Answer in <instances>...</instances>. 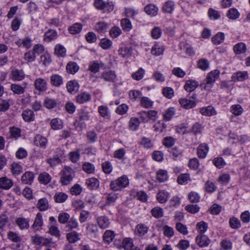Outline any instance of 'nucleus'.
Listing matches in <instances>:
<instances>
[{
	"mask_svg": "<svg viewBox=\"0 0 250 250\" xmlns=\"http://www.w3.org/2000/svg\"><path fill=\"white\" fill-rule=\"evenodd\" d=\"M98 112L100 115L104 118H107L109 116V110L107 106L100 105L98 107Z\"/></svg>",
	"mask_w": 250,
	"mask_h": 250,
	"instance_id": "nucleus-61",
	"label": "nucleus"
},
{
	"mask_svg": "<svg viewBox=\"0 0 250 250\" xmlns=\"http://www.w3.org/2000/svg\"><path fill=\"white\" fill-rule=\"evenodd\" d=\"M229 224L231 229H239L241 226L240 220L235 217H231L229 219Z\"/></svg>",
	"mask_w": 250,
	"mask_h": 250,
	"instance_id": "nucleus-52",
	"label": "nucleus"
},
{
	"mask_svg": "<svg viewBox=\"0 0 250 250\" xmlns=\"http://www.w3.org/2000/svg\"><path fill=\"white\" fill-rule=\"evenodd\" d=\"M248 78V74L246 71H239L234 73L232 77V80L233 81L242 82Z\"/></svg>",
	"mask_w": 250,
	"mask_h": 250,
	"instance_id": "nucleus-22",
	"label": "nucleus"
},
{
	"mask_svg": "<svg viewBox=\"0 0 250 250\" xmlns=\"http://www.w3.org/2000/svg\"><path fill=\"white\" fill-rule=\"evenodd\" d=\"M148 227L145 224L140 223L137 224L134 229V234L140 237L144 236L148 232Z\"/></svg>",
	"mask_w": 250,
	"mask_h": 250,
	"instance_id": "nucleus-8",
	"label": "nucleus"
},
{
	"mask_svg": "<svg viewBox=\"0 0 250 250\" xmlns=\"http://www.w3.org/2000/svg\"><path fill=\"white\" fill-rule=\"evenodd\" d=\"M85 184L89 189H93L98 187L99 182L97 179L93 177L86 179Z\"/></svg>",
	"mask_w": 250,
	"mask_h": 250,
	"instance_id": "nucleus-38",
	"label": "nucleus"
},
{
	"mask_svg": "<svg viewBox=\"0 0 250 250\" xmlns=\"http://www.w3.org/2000/svg\"><path fill=\"white\" fill-rule=\"evenodd\" d=\"M195 242L200 248L208 247L210 243L209 238L204 234H199L197 235Z\"/></svg>",
	"mask_w": 250,
	"mask_h": 250,
	"instance_id": "nucleus-6",
	"label": "nucleus"
},
{
	"mask_svg": "<svg viewBox=\"0 0 250 250\" xmlns=\"http://www.w3.org/2000/svg\"><path fill=\"white\" fill-rule=\"evenodd\" d=\"M67 91L70 93H76L79 89V85L76 81H71L67 83L66 84Z\"/></svg>",
	"mask_w": 250,
	"mask_h": 250,
	"instance_id": "nucleus-28",
	"label": "nucleus"
},
{
	"mask_svg": "<svg viewBox=\"0 0 250 250\" xmlns=\"http://www.w3.org/2000/svg\"><path fill=\"white\" fill-rule=\"evenodd\" d=\"M189 247V242L185 239L180 240L177 244L176 245L180 250H186Z\"/></svg>",
	"mask_w": 250,
	"mask_h": 250,
	"instance_id": "nucleus-64",
	"label": "nucleus"
},
{
	"mask_svg": "<svg viewBox=\"0 0 250 250\" xmlns=\"http://www.w3.org/2000/svg\"><path fill=\"white\" fill-rule=\"evenodd\" d=\"M129 185V180L126 175H123L111 181L110 188L114 191H121Z\"/></svg>",
	"mask_w": 250,
	"mask_h": 250,
	"instance_id": "nucleus-1",
	"label": "nucleus"
},
{
	"mask_svg": "<svg viewBox=\"0 0 250 250\" xmlns=\"http://www.w3.org/2000/svg\"><path fill=\"white\" fill-rule=\"evenodd\" d=\"M38 180L41 183L46 185L51 181V177L48 173L43 172L39 175Z\"/></svg>",
	"mask_w": 250,
	"mask_h": 250,
	"instance_id": "nucleus-40",
	"label": "nucleus"
},
{
	"mask_svg": "<svg viewBox=\"0 0 250 250\" xmlns=\"http://www.w3.org/2000/svg\"><path fill=\"white\" fill-rule=\"evenodd\" d=\"M243 108L240 104H234L231 106V112L235 116H239L243 112Z\"/></svg>",
	"mask_w": 250,
	"mask_h": 250,
	"instance_id": "nucleus-59",
	"label": "nucleus"
},
{
	"mask_svg": "<svg viewBox=\"0 0 250 250\" xmlns=\"http://www.w3.org/2000/svg\"><path fill=\"white\" fill-rule=\"evenodd\" d=\"M131 48L129 47L124 46L120 47L118 50L119 54L123 58L128 57L131 55Z\"/></svg>",
	"mask_w": 250,
	"mask_h": 250,
	"instance_id": "nucleus-44",
	"label": "nucleus"
},
{
	"mask_svg": "<svg viewBox=\"0 0 250 250\" xmlns=\"http://www.w3.org/2000/svg\"><path fill=\"white\" fill-rule=\"evenodd\" d=\"M156 179L160 182H164L168 179V172L166 170L159 169L156 173Z\"/></svg>",
	"mask_w": 250,
	"mask_h": 250,
	"instance_id": "nucleus-31",
	"label": "nucleus"
},
{
	"mask_svg": "<svg viewBox=\"0 0 250 250\" xmlns=\"http://www.w3.org/2000/svg\"><path fill=\"white\" fill-rule=\"evenodd\" d=\"M174 2L172 0H168L164 4L162 10L165 13L171 14L174 10Z\"/></svg>",
	"mask_w": 250,
	"mask_h": 250,
	"instance_id": "nucleus-23",
	"label": "nucleus"
},
{
	"mask_svg": "<svg viewBox=\"0 0 250 250\" xmlns=\"http://www.w3.org/2000/svg\"><path fill=\"white\" fill-rule=\"evenodd\" d=\"M189 181L190 178L188 173L181 174L177 178V182L181 185L187 184Z\"/></svg>",
	"mask_w": 250,
	"mask_h": 250,
	"instance_id": "nucleus-51",
	"label": "nucleus"
},
{
	"mask_svg": "<svg viewBox=\"0 0 250 250\" xmlns=\"http://www.w3.org/2000/svg\"><path fill=\"white\" fill-rule=\"evenodd\" d=\"M50 125L54 130L60 129L62 127V122L58 118H54L51 121Z\"/></svg>",
	"mask_w": 250,
	"mask_h": 250,
	"instance_id": "nucleus-49",
	"label": "nucleus"
},
{
	"mask_svg": "<svg viewBox=\"0 0 250 250\" xmlns=\"http://www.w3.org/2000/svg\"><path fill=\"white\" fill-rule=\"evenodd\" d=\"M208 228V224L204 221L198 222L196 226V230L199 234H204Z\"/></svg>",
	"mask_w": 250,
	"mask_h": 250,
	"instance_id": "nucleus-47",
	"label": "nucleus"
},
{
	"mask_svg": "<svg viewBox=\"0 0 250 250\" xmlns=\"http://www.w3.org/2000/svg\"><path fill=\"white\" fill-rule=\"evenodd\" d=\"M197 66L199 69L205 71L209 67V62L206 59H201L197 62Z\"/></svg>",
	"mask_w": 250,
	"mask_h": 250,
	"instance_id": "nucleus-57",
	"label": "nucleus"
},
{
	"mask_svg": "<svg viewBox=\"0 0 250 250\" xmlns=\"http://www.w3.org/2000/svg\"><path fill=\"white\" fill-rule=\"evenodd\" d=\"M79 66L74 62H69L66 66V70L67 73L71 74H75L79 70Z\"/></svg>",
	"mask_w": 250,
	"mask_h": 250,
	"instance_id": "nucleus-20",
	"label": "nucleus"
},
{
	"mask_svg": "<svg viewBox=\"0 0 250 250\" xmlns=\"http://www.w3.org/2000/svg\"><path fill=\"white\" fill-rule=\"evenodd\" d=\"M32 41L29 37H26L23 39L19 40L16 42V44L19 47H23L28 49L31 46Z\"/></svg>",
	"mask_w": 250,
	"mask_h": 250,
	"instance_id": "nucleus-29",
	"label": "nucleus"
},
{
	"mask_svg": "<svg viewBox=\"0 0 250 250\" xmlns=\"http://www.w3.org/2000/svg\"><path fill=\"white\" fill-rule=\"evenodd\" d=\"M97 221L99 227L102 229H106L109 226V220L107 217L105 216H102L98 217Z\"/></svg>",
	"mask_w": 250,
	"mask_h": 250,
	"instance_id": "nucleus-24",
	"label": "nucleus"
},
{
	"mask_svg": "<svg viewBox=\"0 0 250 250\" xmlns=\"http://www.w3.org/2000/svg\"><path fill=\"white\" fill-rule=\"evenodd\" d=\"M164 235L170 238L174 235V230L173 228L168 226H165L163 228Z\"/></svg>",
	"mask_w": 250,
	"mask_h": 250,
	"instance_id": "nucleus-63",
	"label": "nucleus"
},
{
	"mask_svg": "<svg viewBox=\"0 0 250 250\" xmlns=\"http://www.w3.org/2000/svg\"><path fill=\"white\" fill-rule=\"evenodd\" d=\"M11 90L16 94H23L24 92V88L18 84H12L10 86Z\"/></svg>",
	"mask_w": 250,
	"mask_h": 250,
	"instance_id": "nucleus-60",
	"label": "nucleus"
},
{
	"mask_svg": "<svg viewBox=\"0 0 250 250\" xmlns=\"http://www.w3.org/2000/svg\"><path fill=\"white\" fill-rule=\"evenodd\" d=\"M83 25L80 23H75L69 27L68 31L71 34L79 33L82 30Z\"/></svg>",
	"mask_w": 250,
	"mask_h": 250,
	"instance_id": "nucleus-41",
	"label": "nucleus"
},
{
	"mask_svg": "<svg viewBox=\"0 0 250 250\" xmlns=\"http://www.w3.org/2000/svg\"><path fill=\"white\" fill-rule=\"evenodd\" d=\"M175 228L179 232L183 235H187L188 233L187 227L180 222L176 223Z\"/></svg>",
	"mask_w": 250,
	"mask_h": 250,
	"instance_id": "nucleus-55",
	"label": "nucleus"
},
{
	"mask_svg": "<svg viewBox=\"0 0 250 250\" xmlns=\"http://www.w3.org/2000/svg\"><path fill=\"white\" fill-rule=\"evenodd\" d=\"M29 218L19 217L16 219V223L21 230H23L27 229L29 228Z\"/></svg>",
	"mask_w": 250,
	"mask_h": 250,
	"instance_id": "nucleus-14",
	"label": "nucleus"
},
{
	"mask_svg": "<svg viewBox=\"0 0 250 250\" xmlns=\"http://www.w3.org/2000/svg\"><path fill=\"white\" fill-rule=\"evenodd\" d=\"M66 238L70 243H74L80 239L79 234L76 231H72L67 234Z\"/></svg>",
	"mask_w": 250,
	"mask_h": 250,
	"instance_id": "nucleus-45",
	"label": "nucleus"
},
{
	"mask_svg": "<svg viewBox=\"0 0 250 250\" xmlns=\"http://www.w3.org/2000/svg\"><path fill=\"white\" fill-rule=\"evenodd\" d=\"M225 35L223 33H218L212 38V42L214 44H219L223 42Z\"/></svg>",
	"mask_w": 250,
	"mask_h": 250,
	"instance_id": "nucleus-53",
	"label": "nucleus"
},
{
	"mask_svg": "<svg viewBox=\"0 0 250 250\" xmlns=\"http://www.w3.org/2000/svg\"><path fill=\"white\" fill-rule=\"evenodd\" d=\"M220 72L218 70H214L209 72L206 77V81L207 84H210L212 86L213 83L219 78Z\"/></svg>",
	"mask_w": 250,
	"mask_h": 250,
	"instance_id": "nucleus-10",
	"label": "nucleus"
},
{
	"mask_svg": "<svg viewBox=\"0 0 250 250\" xmlns=\"http://www.w3.org/2000/svg\"><path fill=\"white\" fill-rule=\"evenodd\" d=\"M22 119L25 122H31L35 120V115L34 111L31 109L24 110L21 114Z\"/></svg>",
	"mask_w": 250,
	"mask_h": 250,
	"instance_id": "nucleus-12",
	"label": "nucleus"
},
{
	"mask_svg": "<svg viewBox=\"0 0 250 250\" xmlns=\"http://www.w3.org/2000/svg\"><path fill=\"white\" fill-rule=\"evenodd\" d=\"M91 96L90 94L84 92L78 95L76 97V101L78 103L83 104L91 100Z\"/></svg>",
	"mask_w": 250,
	"mask_h": 250,
	"instance_id": "nucleus-18",
	"label": "nucleus"
},
{
	"mask_svg": "<svg viewBox=\"0 0 250 250\" xmlns=\"http://www.w3.org/2000/svg\"><path fill=\"white\" fill-rule=\"evenodd\" d=\"M169 196V193L166 190L159 191L157 195V199L160 203H166Z\"/></svg>",
	"mask_w": 250,
	"mask_h": 250,
	"instance_id": "nucleus-35",
	"label": "nucleus"
},
{
	"mask_svg": "<svg viewBox=\"0 0 250 250\" xmlns=\"http://www.w3.org/2000/svg\"><path fill=\"white\" fill-rule=\"evenodd\" d=\"M34 84L35 89L39 92H44L47 88V82L45 79L42 78L36 79Z\"/></svg>",
	"mask_w": 250,
	"mask_h": 250,
	"instance_id": "nucleus-9",
	"label": "nucleus"
},
{
	"mask_svg": "<svg viewBox=\"0 0 250 250\" xmlns=\"http://www.w3.org/2000/svg\"><path fill=\"white\" fill-rule=\"evenodd\" d=\"M43 105L46 108L50 109L55 108L57 105V103L54 99L46 97L43 102Z\"/></svg>",
	"mask_w": 250,
	"mask_h": 250,
	"instance_id": "nucleus-36",
	"label": "nucleus"
},
{
	"mask_svg": "<svg viewBox=\"0 0 250 250\" xmlns=\"http://www.w3.org/2000/svg\"><path fill=\"white\" fill-rule=\"evenodd\" d=\"M227 17L232 20L238 19L240 16V13L235 8H230L227 13Z\"/></svg>",
	"mask_w": 250,
	"mask_h": 250,
	"instance_id": "nucleus-43",
	"label": "nucleus"
},
{
	"mask_svg": "<svg viewBox=\"0 0 250 250\" xmlns=\"http://www.w3.org/2000/svg\"><path fill=\"white\" fill-rule=\"evenodd\" d=\"M58 37V33L55 30L49 29L44 34L43 40L46 42H51Z\"/></svg>",
	"mask_w": 250,
	"mask_h": 250,
	"instance_id": "nucleus-15",
	"label": "nucleus"
},
{
	"mask_svg": "<svg viewBox=\"0 0 250 250\" xmlns=\"http://www.w3.org/2000/svg\"><path fill=\"white\" fill-rule=\"evenodd\" d=\"M9 76L13 81H21L25 78V75L22 70L13 68L11 69Z\"/></svg>",
	"mask_w": 250,
	"mask_h": 250,
	"instance_id": "nucleus-4",
	"label": "nucleus"
},
{
	"mask_svg": "<svg viewBox=\"0 0 250 250\" xmlns=\"http://www.w3.org/2000/svg\"><path fill=\"white\" fill-rule=\"evenodd\" d=\"M198 85V82L195 80H189L186 81L184 88L187 92H191L194 91Z\"/></svg>",
	"mask_w": 250,
	"mask_h": 250,
	"instance_id": "nucleus-21",
	"label": "nucleus"
},
{
	"mask_svg": "<svg viewBox=\"0 0 250 250\" xmlns=\"http://www.w3.org/2000/svg\"><path fill=\"white\" fill-rule=\"evenodd\" d=\"M101 78L104 81L109 83H114L117 80V76L115 71L108 70L103 72L101 75Z\"/></svg>",
	"mask_w": 250,
	"mask_h": 250,
	"instance_id": "nucleus-5",
	"label": "nucleus"
},
{
	"mask_svg": "<svg viewBox=\"0 0 250 250\" xmlns=\"http://www.w3.org/2000/svg\"><path fill=\"white\" fill-rule=\"evenodd\" d=\"M32 242L37 245H42V246H48L50 240L47 238L40 236L38 235L32 236L31 237Z\"/></svg>",
	"mask_w": 250,
	"mask_h": 250,
	"instance_id": "nucleus-11",
	"label": "nucleus"
},
{
	"mask_svg": "<svg viewBox=\"0 0 250 250\" xmlns=\"http://www.w3.org/2000/svg\"><path fill=\"white\" fill-rule=\"evenodd\" d=\"M35 145L42 148H45L47 144V139L40 135H37L34 138Z\"/></svg>",
	"mask_w": 250,
	"mask_h": 250,
	"instance_id": "nucleus-19",
	"label": "nucleus"
},
{
	"mask_svg": "<svg viewBox=\"0 0 250 250\" xmlns=\"http://www.w3.org/2000/svg\"><path fill=\"white\" fill-rule=\"evenodd\" d=\"M43 225L42 214L39 212L37 214L34 223L31 226V229L34 232L40 231L42 229Z\"/></svg>",
	"mask_w": 250,
	"mask_h": 250,
	"instance_id": "nucleus-7",
	"label": "nucleus"
},
{
	"mask_svg": "<svg viewBox=\"0 0 250 250\" xmlns=\"http://www.w3.org/2000/svg\"><path fill=\"white\" fill-rule=\"evenodd\" d=\"M179 102L182 107L187 109L192 108L196 105V103L194 101L186 98L180 99Z\"/></svg>",
	"mask_w": 250,
	"mask_h": 250,
	"instance_id": "nucleus-33",
	"label": "nucleus"
},
{
	"mask_svg": "<svg viewBox=\"0 0 250 250\" xmlns=\"http://www.w3.org/2000/svg\"><path fill=\"white\" fill-rule=\"evenodd\" d=\"M208 151V146L206 144L200 145L197 149V154L198 156L201 159L205 158Z\"/></svg>",
	"mask_w": 250,
	"mask_h": 250,
	"instance_id": "nucleus-16",
	"label": "nucleus"
},
{
	"mask_svg": "<svg viewBox=\"0 0 250 250\" xmlns=\"http://www.w3.org/2000/svg\"><path fill=\"white\" fill-rule=\"evenodd\" d=\"M140 125V122L138 118L132 117L128 123V128L131 131H136L138 129Z\"/></svg>",
	"mask_w": 250,
	"mask_h": 250,
	"instance_id": "nucleus-25",
	"label": "nucleus"
},
{
	"mask_svg": "<svg viewBox=\"0 0 250 250\" xmlns=\"http://www.w3.org/2000/svg\"><path fill=\"white\" fill-rule=\"evenodd\" d=\"M146 13L151 16H156L157 14L158 8L153 4H148L145 7Z\"/></svg>",
	"mask_w": 250,
	"mask_h": 250,
	"instance_id": "nucleus-39",
	"label": "nucleus"
},
{
	"mask_svg": "<svg viewBox=\"0 0 250 250\" xmlns=\"http://www.w3.org/2000/svg\"><path fill=\"white\" fill-rule=\"evenodd\" d=\"M164 50L163 45L159 43H155L151 48V53L153 55L158 56L162 55Z\"/></svg>",
	"mask_w": 250,
	"mask_h": 250,
	"instance_id": "nucleus-30",
	"label": "nucleus"
},
{
	"mask_svg": "<svg viewBox=\"0 0 250 250\" xmlns=\"http://www.w3.org/2000/svg\"><path fill=\"white\" fill-rule=\"evenodd\" d=\"M68 196L67 194L63 192H57L54 196V199L56 203H62L64 202L67 199Z\"/></svg>",
	"mask_w": 250,
	"mask_h": 250,
	"instance_id": "nucleus-46",
	"label": "nucleus"
},
{
	"mask_svg": "<svg viewBox=\"0 0 250 250\" xmlns=\"http://www.w3.org/2000/svg\"><path fill=\"white\" fill-rule=\"evenodd\" d=\"M11 170L13 175H18L22 172V168L19 164L13 163L11 165Z\"/></svg>",
	"mask_w": 250,
	"mask_h": 250,
	"instance_id": "nucleus-56",
	"label": "nucleus"
},
{
	"mask_svg": "<svg viewBox=\"0 0 250 250\" xmlns=\"http://www.w3.org/2000/svg\"><path fill=\"white\" fill-rule=\"evenodd\" d=\"M115 237L114 231L110 230H106L103 235V239L104 242L109 244Z\"/></svg>",
	"mask_w": 250,
	"mask_h": 250,
	"instance_id": "nucleus-42",
	"label": "nucleus"
},
{
	"mask_svg": "<svg viewBox=\"0 0 250 250\" xmlns=\"http://www.w3.org/2000/svg\"><path fill=\"white\" fill-rule=\"evenodd\" d=\"M50 83L56 87H59L63 83V79L58 74L52 75L50 77Z\"/></svg>",
	"mask_w": 250,
	"mask_h": 250,
	"instance_id": "nucleus-27",
	"label": "nucleus"
},
{
	"mask_svg": "<svg viewBox=\"0 0 250 250\" xmlns=\"http://www.w3.org/2000/svg\"><path fill=\"white\" fill-rule=\"evenodd\" d=\"M162 93L167 99H171L174 96V90L170 87H165L163 88Z\"/></svg>",
	"mask_w": 250,
	"mask_h": 250,
	"instance_id": "nucleus-62",
	"label": "nucleus"
},
{
	"mask_svg": "<svg viewBox=\"0 0 250 250\" xmlns=\"http://www.w3.org/2000/svg\"><path fill=\"white\" fill-rule=\"evenodd\" d=\"M95 7L99 10H102L104 13H110L114 9V5L112 1H105L104 0H95Z\"/></svg>",
	"mask_w": 250,
	"mask_h": 250,
	"instance_id": "nucleus-2",
	"label": "nucleus"
},
{
	"mask_svg": "<svg viewBox=\"0 0 250 250\" xmlns=\"http://www.w3.org/2000/svg\"><path fill=\"white\" fill-rule=\"evenodd\" d=\"M151 213L155 218H160L164 215V210L159 207H156L151 209Z\"/></svg>",
	"mask_w": 250,
	"mask_h": 250,
	"instance_id": "nucleus-48",
	"label": "nucleus"
},
{
	"mask_svg": "<svg viewBox=\"0 0 250 250\" xmlns=\"http://www.w3.org/2000/svg\"><path fill=\"white\" fill-rule=\"evenodd\" d=\"M66 51L65 47L60 44H57L55 46L54 53L58 57H64L66 56Z\"/></svg>",
	"mask_w": 250,
	"mask_h": 250,
	"instance_id": "nucleus-26",
	"label": "nucleus"
},
{
	"mask_svg": "<svg viewBox=\"0 0 250 250\" xmlns=\"http://www.w3.org/2000/svg\"><path fill=\"white\" fill-rule=\"evenodd\" d=\"M74 176V172L73 169L69 167H64L60 178L61 184L63 186L69 184L72 181Z\"/></svg>",
	"mask_w": 250,
	"mask_h": 250,
	"instance_id": "nucleus-3",
	"label": "nucleus"
},
{
	"mask_svg": "<svg viewBox=\"0 0 250 250\" xmlns=\"http://www.w3.org/2000/svg\"><path fill=\"white\" fill-rule=\"evenodd\" d=\"M35 176L32 172L26 171L21 176V181L23 184L31 185L33 182Z\"/></svg>",
	"mask_w": 250,
	"mask_h": 250,
	"instance_id": "nucleus-13",
	"label": "nucleus"
},
{
	"mask_svg": "<svg viewBox=\"0 0 250 250\" xmlns=\"http://www.w3.org/2000/svg\"><path fill=\"white\" fill-rule=\"evenodd\" d=\"M37 208L41 211L47 210L49 208V204L47 199L43 198L39 199L37 205Z\"/></svg>",
	"mask_w": 250,
	"mask_h": 250,
	"instance_id": "nucleus-32",
	"label": "nucleus"
},
{
	"mask_svg": "<svg viewBox=\"0 0 250 250\" xmlns=\"http://www.w3.org/2000/svg\"><path fill=\"white\" fill-rule=\"evenodd\" d=\"M13 185V181L10 179L6 177L0 178V188L8 190L10 189Z\"/></svg>",
	"mask_w": 250,
	"mask_h": 250,
	"instance_id": "nucleus-17",
	"label": "nucleus"
},
{
	"mask_svg": "<svg viewBox=\"0 0 250 250\" xmlns=\"http://www.w3.org/2000/svg\"><path fill=\"white\" fill-rule=\"evenodd\" d=\"M175 114V109L174 107H169L164 112L163 119L166 121H170Z\"/></svg>",
	"mask_w": 250,
	"mask_h": 250,
	"instance_id": "nucleus-37",
	"label": "nucleus"
},
{
	"mask_svg": "<svg viewBox=\"0 0 250 250\" xmlns=\"http://www.w3.org/2000/svg\"><path fill=\"white\" fill-rule=\"evenodd\" d=\"M170 156L174 160H176L178 157H182L183 155L182 150L177 147H174L171 148L170 151Z\"/></svg>",
	"mask_w": 250,
	"mask_h": 250,
	"instance_id": "nucleus-54",
	"label": "nucleus"
},
{
	"mask_svg": "<svg viewBox=\"0 0 250 250\" xmlns=\"http://www.w3.org/2000/svg\"><path fill=\"white\" fill-rule=\"evenodd\" d=\"M200 112L205 116H212L216 114L214 108L212 106L204 107L200 109Z\"/></svg>",
	"mask_w": 250,
	"mask_h": 250,
	"instance_id": "nucleus-34",
	"label": "nucleus"
},
{
	"mask_svg": "<svg viewBox=\"0 0 250 250\" xmlns=\"http://www.w3.org/2000/svg\"><path fill=\"white\" fill-rule=\"evenodd\" d=\"M233 50L237 54H242L246 52V46L243 42L238 43L234 46Z\"/></svg>",
	"mask_w": 250,
	"mask_h": 250,
	"instance_id": "nucleus-58",
	"label": "nucleus"
},
{
	"mask_svg": "<svg viewBox=\"0 0 250 250\" xmlns=\"http://www.w3.org/2000/svg\"><path fill=\"white\" fill-rule=\"evenodd\" d=\"M83 169L86 173L92 174L95 172V167L93 164L89 162H85L83 165Z\"/></svg>",
	"mask_w": 250,
	"mask_h": 250,
	"instance_id": "nucleus-50",
	"label": "nucleus"
}]
</instances>
